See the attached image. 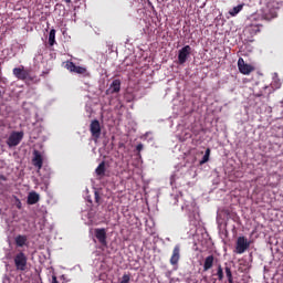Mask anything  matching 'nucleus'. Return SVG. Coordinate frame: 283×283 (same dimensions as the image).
Listing matches in <instances>:
<instances>
[{"mask_svg":"<svg viewBox=\"0 0 283 283\" xmlns=\"http://www.w3.org/2000/svg\"><path fill=\"white\" fill-rule=\"evenodd\" d=\"M12 72L18 81H34V77L30 75V70H27L23 65L14 67Z\"/></svg>","mask_w":283,"mask_h":283,"instance_id":"f257e3e1","label":"nucleus"},{"mask_svg":"<svg viewBox=\"0 0 283 283\" xmlns=\"http://www.w3.org/2000/svg\"><path fill=\"white\" fill-rule=\"evenodd\" d=\"M14 265L17 271H25L28 269V256L23 252H19L14 258Z\"/></svg>","mask_w":283,"mask_h":283,"instance_id":"f03ea898","label":"nucleus"},{"mask_svg":"<svg viewBox=\"0 0 283 283\" xmlns=\"http://www.w3.org/2000/svg\"><path fill=\"white\" fill-rule=\"evenodd\" d=\"M249 247H251V242H249L245 237H239L235 243V253L242 255V253H244Z\"/></svg>","mask_w":283,"mask_h":283,"instance_id":"7ed1b4c3","label":"nucleus"},{"mask_svg":"<svg viewBox=\"0 0 283 283\" xmlns=\"http://www.w3.org/2000/svg\"><path fill=\"white\" fill-rule=\"evenodd\" d=\"M189 56H191V46L190 45H185L178 52V63H179V65H185V63H187V59H189Z\"/></svg>","mask_w":283,"mask_h":283,"instance_id":"20e7f679","label":"nucleus"},{"mask_svg":"<svg viewBox=\"0 0 283 283\" xmlns=\"http://www.w3.org/2000/svg\"><path fill=\"white\" fill-rule=\"evenodd\" d=\"M94 234L102 247H107V230L105 228L95 229Z\"/></svg>","mask_w":283,"mask_h":283,"instance_id":"39448f33","label":"nucleus"},{"mask_svg":"<svg viewBox=\"0 0 283 283\" xmlns=\"http://www.w3.org/2000/svg\"><path fill=\"white\" fill-rule=\"evenodd\" d=\"M21 140H23V132H14L9 136L7 145L9 147H17Z\"/></svg>","mask_w":283,"mask_h":283,"instance_id":"423d86ee","label":"nucleus"},{"mask_svg":"<svg viewBox=\"0 0 283 283\" xmlns=\"http://www.w3.org/2000/svg\"><path fill=\"white\" fill-rule=\"evenodd\" d=\"M90 132L94 140H98V138H101V122H98V119L91 122Z\"/></svg>","mask_w":283,"mask_h":283,"instance_id":"0eeeda50","label":"nucleus"},{"mask_svg":"<svg viewBox=\"0 0 283 283\" xmlns=\"http://www.w3.org/2000/svg\"><path fill=\"white\" fill-rule=\"evenodd\" d=\"M238 67H239V72L244 75H249L250 73L253 72V66H251V64L244 63V59L242 57L238 60Z\"/></svg>","mask_w":283,"mask_h":283,"instance_id":"6e6552de","label":"nucleus"},{"mask_svg":"<svg viewBox=\"0 0 283 283\" xmlns=\"http://www.w3.org/2000/svg\"><path fill=\"white\" fill-rule=\"evenodd\" d=\"M32 165L36 167L39 174V171H41V169L43 168V156L41 155V151H33Z\"/></svg>","mask_w":283,"mask_h":283,"instance_id":"1a4fd4ad","label":"nucleus"},{"mask_svg":"<svg viewBox=\"0 0 283 283\" xmlns=\"http://www.w3.org/2000/svg\"><path fill=\"white\" fill-rule=\"evenodd\" d=\"M178 262H180V244L174 247L172 254L170 256L171 266H178Z\"/></svg>","mask_w":283,"mask_h":283,"instance_id":"9d476101","label":"nucleus"},{"mask_svg":"<svg viewBox=\"0 0 283 283\" xmlns=\"http://www.w3.org/2000/svg\"><path fill=\"white\" fill-rule=\"evenodd\" d=\"M213 262H216V256H213V254L208 255L203 262V272L213 269Z\"/></svg>","mask_w":283,"mask_h":283,"instance_id":"9b49d317","label":"nucleus"},{"mask_svg":"<svg viewBox=\"0 0 283 283\" xmlns=\"http://www.w3.org/2000/svg\"><path fill=\"white\" fill-rule=\"evenodd\" d=\"M39 200H41V197L39 196V193H36L35 191H32L29 193L27 202L28 205H36Z\"/></svg>","mask_w":283,"mask_h":283,"instance_id":"f8f14e48","label":"nucleus"},{"mask_svg":"<svg viewBox=\"0 0 283 283\" xmlns=\"http://www.w3.org/2000/svg\"><path fill=\"white\" fill-rule=\"evenodd\" d=\"M111 94H118L120 92V80H114L109 86Z\"/></svg>","mask_w":283,"mask_h":283,"instance_id":"ddd939ff","label":"nucleus"},{"mask_svg":"<svg viewBox=\"0 0 283 283\" xmlns=\"http://www.w3.org/2000/svg\"><path fill=\"white\" fill-rule=\"evenodd\" d=\"M224 271L228 283H233V272L231 271V266H229V263H224Z\"/></svg>","mask_w":283,"mask_h":283,"instance_id":"4468645a","label":"nucleus"},{"mask_svg":"<svg viewBox=\"0 0 283 283\" xmlns=\"http://www.w3.org/2000/svg\"><path fill=\"white\" fill-rule=\"evenodd\" d=\"M55 43H56V30L51 29L49 33V45H51L52 48Z\"/></svg>","mask_w":283,"mask_h":283,"instance_id":"2eb2a0df","label":"nucleus"},{"mask_svg":"<svg viewBox=\"0 0 283 283\" xmlns=\"http://www.w3.org/2000/svg\"><path fill=\"white\" fill-rule=\"evenodd\" d=\"M244 8V4H239L237 7H233L230 11L229 14L231 17H237L238 14H240V12H242V9Z\"/></svg>","mask_w":283,"mask_h":283,"instance_id":"dca6fc26","label":"nucleus"},{"mask_svg":"<svg viewBox=\"0 0 283 283\" xmlns=\"http://www.w3.org/2000/svg\"><path fill=\"white\" fill-rule=\"evenodd\" d=\"M25 242H28V238L25 235H18L15 238L17 247H25Z\"/></svg>","mask_w":283,"mask_h":283,"instance_id":"f3484780","label":"nucleus"},{"mask_svg":"<svg viewBox=\"0 0 283 283\" xmlns=\"http://www.w3.org/2000/svg\"><path fill=\"white\" fill-rule=\"evenodd\" d=\"M97 176H105V161H102L95 169Z\"/></svg>","mask_w":283,"mask_h":283,"instance_id":"a211bd4d","label":"nucleus"},{"mask_svg":"<svg viewBox=\"0 0 283 283\" xmlns=\"http://www.w3.org/2000/svg\"><path fill=\"white\" fill-rule=\"evenodd\" d=\"M216 275L219 282H222L224 280V269H222V265H218Z\"/></svg>","mask_w":283,"mask_h":283,"instance_id":"6ab92c4d","label":"nucleus"},{"mask_svg":"<svg viewBox=\"0 0 283 283\" xmlns=\"http://www.w3.org/2000/svg\"><path fill=\"white\" fill-rule=\"evenodd\" d=\"M209 156H211V149L207 148L206 153L200 161V165H205V163H209Z\"/></svg>","mask_w":283,"mask_h":283,"instance_id":"aec40b11","label":"nucleus"},{"mask_svg":"<svg viewBox=\"0 0 283 283\" xmlns=\"http://www.w3.org/2000/svg\"><path fill=\"white\" fill-rule=\"evenodd\" d=\"M66 70H69L70 72H74L76 70V64H74V62H66L65 65Z\"/></svg>","mask_w":283,"mask_h":283,"instance_id":"412c9836","label":"nucleus"},{"mask_svg":"<svg viewBox=\"0 0 283 283\" xmlns=\"http://www.w3.org/2000/svg\"><path fill=\"white\" fill-rule=\"evenodd\" d=\"M75 74H85L87 72V69L83 66H75V71H73Z\"/></svg>","mask_w":283,"mask_h":283,"instance_id":"4be33fe9","label":"nucleus"},{"mask_svg":"<svg viewBox=\"0 0 283 283\" xmlns=\"http://www.w3.org/2000/svg\"><path fill=\"white\" fill-rule=\"evenodd\" d=\"M129 280H130L129 274H124L119 283H129Z\"/></svg>","mask_w":283,"mask_h":283,"instance_id":"5701e85b","label":"nucleus"},{"mask_svg":"<svg viewBox=\"0 0 283 283\" xmlns=\"http://www.w3.org/2000/svg\"><path fill=\"white\" fill-rule=\"evenodd\" d=\"M136 149L137 151H143V144L137 145Z\"/></svg>","mask_w":283,"mask_h":283,"instance_id":"b1692460","label":"nucleus"},{"mask_svg":"<svg viewBox=\"0 0 283 283\" xmlns=\"http://www.w3.org/2000/svg\"><path fill=\"white\" fill-rule=\"evenodd\" d=\"M51 283H59V280L56 279V275L52 276V282Z\"/></svg>","mask_w":283,"mask_h":283,"instance_id":"393cba45","label":"nucleus"},{"mask_svg":"<svg viewBox=\"0 0 283 283\" xmlns=\"http://www.w3.org/2000/svg\"><path fill=\"white\" fill-rule=\"evenodd\" d=\"M15 206L18 207V209H21V200L17 199Z\"/></svg>","mask_w":283,"mask_h":283,"instance_id":"a878e982","label":"nucleus"},{"mask_svg":"<svg viewBox=\"0 0 283 283\" xmlns=\"http://www.w3.org/2000/svg\"><path fill=\"white\" fill-rule=\"evenodd\" d=\"M95 200L98 202V192H95Z\"/></svg>","mask_w":283,"mask_h":283,"instance_id":"bb28decb","label":"nucleus"},{"mask_svg":"<svg viewBox=\"0 0 283 283\" xmlns=\"http://www.w3.org/2000/svg\"><path fill=\"white\" fill-rule=\"evenodd\" d=\"M65 3H72V0H64Z\"/></svg>","mask_w":283,"mask_h":283,"instance_id":"cd10ccee","label":"nucleus"},{"mask_svg":"<svg viewBox=\"0 0 283 283\" xmlns=\"http://www.w3.org/2000/svg\"><path fill=\"white\" fill-rule=\"evenodd\" d=\"M0 96H1V91H0Z\"/></svg>","mask_w":283,"mask_h":283,"instance_id":"c85d7f7f","label":"nucleus"}]
</instances>
